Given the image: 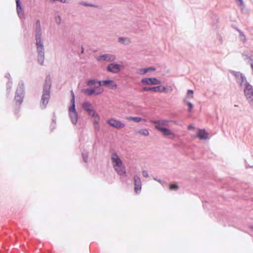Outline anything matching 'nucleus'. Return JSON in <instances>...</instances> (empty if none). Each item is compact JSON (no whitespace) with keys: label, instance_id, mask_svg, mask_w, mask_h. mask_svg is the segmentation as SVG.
Returning <instances> with one entry per match:
<instances>
[{"label":"nucleus","instance_id":"4","mask_svg":"<svg viewBox=\"0 0 253 253\" xmlns=\"http://www.w3.org/2000/svg\"><path fill=\"white\" fill-rule=\"evenodd\" d=\"M244 92L249 102L253 105V86L249 84H246Z\"/></svg>","mask_w":253,"mask_h":253},{"label":"nucleus","instance_id":"36","mask_svg":"<svg viewBox=\"0 0 253 253\" xmlns=\"http://www.w3.org/2000/svg\"><path fill=\"white\" fill-rule=\"evenodd\" d=\"M235 107H238V105H235Z\"/></svg>","mask_w":253,"mask_h":253},{"label":"nucleus","instance_id":"21","mask_svg":"<svg viewBox=\"0 0 253 253\" xmlns=\"http://www.w3.org/2000/svg\"><path fill=\"white\" fill-rule=\"evenodd\" d=\"M138 133L144 136H148L149 135V131L147 129H143L139 130L138 131Z\"/></svg>","mask_w":253,"mask_h":253},{"label":"nucleus","instance_id":"19","mask_svg":"<svg viewBox=\"0 0 253 253\" xmlns=\"http://www.w3.org/2000/svg\"><path fill=\"white\" fill-rule=\"evenodd\" d=\"M172 91V88L170 86H160V92H171Z\"/></svg>","mask_w":253,"mask_h":253},{"label":"nucleus","instance_id":"11","mask_svg":"<svg viewBox=\"0 0 253 253\" xmlns=\"http://www.w3.org/2000/svg\"><path fill=\"white\" fill-rule=\"evenodd\" d=\"M134 190L136 193H138L141 189V182L140 178L137 176L134 177Z\"/></svg>","mask_w":253,"mask_h":253},{"label":"nucleus","instance_id":"16","mask_svg":"<svg viewBox=\"0 0 253 253\" xmlns=\"http://www.w3.org/2000/svg\"><path fill=\"white\" fill-rule=\"evenodd\" d=\"M208 133L204 129H199L197 137L201 139H206L208 137Z\"/></svg>","mask_w":253,"mask_h":253},{"label":"nucleus","instance_id":"33","mask_svg":"<svg viewBox=\"0 0 253 253\" xmlns=\"http://www.w3.org/2000/svg\"><path fill=\"white\" fill-rule=\"evenodd\" d=\"M148 69H150V71H154L155 70V68H148Z\"/></svg>","mask_w":253,"mask_h":253},{"label":"nucleus","instance_id":"6","mask_svg":"<svg viewBox=\"0 0 253 253\" xmlns=\"http://www.w3.org/2000/svg\"><path fill=\"white\" fill-rule=\"evenodd\" d=\"M69 116L72 123L76 124L78 121V115L75 109V104H72L69 109Z\"/></svg>","mask_w":253,"mask_h":253},{"label":"nucleus","instance_id":"28","mask_svg":"<svg viewBox=\"0 0 253 253\" xmlns=\"http://www.w3.org/2000/svg\"><path fill=\"white\" fill-rule=\"evenodd\" d=\"M95 83V81L94 80H90L87 83V85H91Z\"/></svg>","mask_w":253,"mask_h":253},{"label":"nucleus","instance_id":"14","mask_svg":"<svg viewBox=\"0 0 253 253\" xmlns=\"http://www.w3.org/2000/svg\"><path fill=\"white\" fill-rule=\"evenodd\" d=\"M49 97L50 94L49 91H46L43 92L42 95V101L44 107H45L46 105L47 104Z\"/></svg>","mask_w":253,"mask_h":253},{"label":"nucleus","instance_id":"24","mask_svg":"<svg viewBox=\"0 0 253 253\" xmlns=\"http://www.w3.org/2000/svg\"><path fill=\"white\" fill-rule=\"evenodd\" d=\"M193 94L194 92L192 90H188L187 94V97H189L190 98H193Z\"/></svg>","mask_w":253,"mask_h":253},{"label":"nucleus","instance_id":"32","mask_svg":"<svg viewBox=\"0 0 253 253\" xmlns=\"http://www.w3.org/2000/svg\"><path fill=\"white\" fill-rule=\"evenodd\" d=\"M124 40H125V39H124L123 38H120L119 39V41L120 42H122L123 41H124Z\"/></svg>","mask_w":253,"mask_h":253},{"label":"nucleus","instance_id":"7","mask_svg":"<svg viewBox=\"0 0 253 253\" xmlns=\"http://www.w3.org/2000/svg\"><path fill=\"white\" fill-rule=\"evenodd\" d=\"M107 124H108L111 126L117 129L123 128L125 126V124L122 123L121 121L119 120H117L113 118L109 119L107 121Z\"/></svg>","mask_w":253,"mask_h":253},{"label":"nucleus","instance_id":"15","mask_svg":"<svg viewBox=\"0 0 253 253\" xmlns=\"http://www.w3.org/2000/svg\"><path fill=\"white\" fill-rule=\"evenodd\" d=\"M16 10L18 15L20 17H23L24 16V12L21 6L20 0H16Z\"/></svg>","mask_w":253,"mask_h":253},{"label":"nucleus","instance_id":"9","mask_svg":"<svg viewBox=\"0 0 253 253\" xmlns=\"http://www.w3.org/2000/svg\"><path fill=\"white\" fill-rule=\"evenodd\" d=\"M101 82V84L102 85L106 86L108 88L111 89H113L116 88L117 84L115 82L111 80H106L102 81Z\"/></svg>","mask_w":253,"mask_h":253},{"label":"nucleus","instance_id":"10","mask_svg":"<svg viewBox=\"0 0 253 253\" xmlns=\"http://www.w3.org/2000/svg\"><path fill=\"white\" fill-rule=\"evenodd\" d=\"M121 66L117 64H110L108 65L107 69L109 72L117 73L120 72Z\"/></svg>","mask_w":253,"mask_h":253},{"label":"nucleus","instance_id":"22","mask_svg":"<svg viewBox=\"0 0 253 253\" xmlns=\"http://www.w3.org/2000/svg\"><path fill=\"white\" fill-rule=\"evenodd\" d=\"M148 71H150V69L147 68H144V69H140L138 71V73L139 74H145L146 73H147Z\"/></svg>","mask_w":253,"mask_h":253},{"label":"nucleus","instance_id":"26","mask_svg":"<svg viewBox=\"0 0 253 253\" xmlns=\"http://www.w3.org/2000/svg\"><path fill=\"white\" fill-rule=\"evenodd\" d=\"M178 188V186L176 184H172L169 185V189L170 190L177 189Z\"/></svg>","mask_w":253,"mask_h":253},{"label":"nucleus","instance_id":"3","mask_svg":"<svg viewBox=\"0 0 253 253\" xmlns=\"http://www.w3.org/2000/svg\"><path fill=\"white\" fill-rule=\"evenodd\" d=\"M101 85V82H97V85L94 88L84 89L83 92L88 96L92 95H97L103 91V89L100 87Z\"/></svg>","mask_w":253,"mask_h":253},{"label":"nucleus","instance_id":"18","mask_svg":"<svg viewBox=\"0 0 253 253\" xmlns=\"http://www.w3.org/2000/svg\"><path fill=\"white\" fill-rule=\"evenodd\" d=\"M143 90L144 91L152 90L154 92H160V86L155 87H147L145 86L143 87Z\"/></svg>","mask_w":253,"mask_h":253},{"label":"nucleus","instance_id":"25","mask_svg":"<svg viewBox=\"0 0 253 253\" xmlns=\"http://www.w3.org/2000/svg\"><path fill=\"white\" fill-rule=\"evenodd\" d=\"M94 118V120L93 121L94 125H97L98 124L99 121V115L97 114V116H92Z\"/></svg>","mask_w":253,"mask_h":253},{"label":"nucleus","instance_id":"35","mask_svg":"<svg viewBox=\"0 0 253 253\" xmlns=\"http://www.w3.org/2000/svg\"><path fill=\"white\" fill-rule=\"evenodd\" d=\"M37 24H39L40 25L39 21H37Z\"/></svg>","mask_w":253,"mask_h":253},{"label":"nucleus","instance_id":"30","mask_svg":"<svg viewBox=\"0 0 253 253\" xmlns=\"http://www.w3.org/2000/svg\"><path fill=\"white\" fill-rule=\"evenodd\" d=\"M142 173H143V176L145 177H147L148 176L146 171H143L142 172Z\"/></svg>","mask_w":253,"mask_h":253},{"label":"nucleus","instance_id":"23","mask_svg":"<svg viewBox=\"0 0 253 253\" xmlns=\"http://www.w3.org/2000/svg\"><path fill=\"white\" fill-rule=\"evenodd\" d=\"M184 102L189 107V109H188V111L189 112H191L192 108H193V105L191 103V102H188L186 99H184Z\"/></svg>","mask_w":253,"mask_h":253},{"label":"nucleus","instance_id":"13","mask_svg":"<svg viewBox=\"0 0 253 253\" xmlns=\"http://www.w3.org/2000/svg\"><path fill=\"white\" fill-rule=\"evenodd\" d=\"M41 33L40 30H39V32H37L36 35V44L37 46V49H40L41 50L43 51V45L41 38Z\"/></svg>","mask_w":253,"mask_h":253},{"label":"nucleus","instance_id":"1","mask_svg":"<svg viewBox=\"0 0 253 253\" xmlns=\"http://www.w3.org/2000/svg\"><path fill=\"white\" fill-rule=\"evenodd\" d=\"M152 123L155 124V127L161 131L165 136H171L172 137H174V134L169 129L167 128L165 126H169V121L165 120L154 121L151 120Z\"/></svg>","mask_w":253,"mask_h":253},{"label":"nucleus","instance_id":"37","mask_svg":"<svg viewBox=\"0 0 253 253\" xmlns=\"http://www.w3.org/2000/svg\"><path fill=\"white\" fill-rule=\"evenodd\" d=\"M252 67L253 68V65H252Z\"/></svg>","mask_w":253,"mask_h":253},{"label":"nucleus","instance_id":"31","mask_svg":"<svg viewBox=\"0 0 253 253\" xmlns=\"http://www.w3.org/2000/svg\"><path fill=\"white\" fill-rule=\"evenodd\" d=\"M188 129H192L194 128V126L192 125H189L188 127Z\"/></svg>","mask_w":253,"mask_h":253},{"label":"nucleus","instance_id":"20","mask_svg":"<svg viewBox=\"0 0 253 253\" xmlns=\"http://www.w3.org/2000/svg\"><path fill=\"white\" fill-rule=\"evenodd\" d=\"M38 61L42 64L43 62V51L38 49Z\"/></svg>","mask_w":253,"mask_h":253},{"label":"nucleus","instance_id":"34","mask_svg":"<svg viewBox=\"0 0 253 253\" xmlns=\"http://www.w3.org/2000/svg\"><path fill=\"white\" fill-rule=\"evenodd\" d=\"M81 4L84 5H90L89 4H85V3H84L83 2H81Z\"/></svg>","mask_w":253,"mask_h":253},{"label":"nucleus","instance_id":"8","mask_svg":"<svg viewBox=\"0 0 253 253\" xmlns=\"http://www.w3.org/2000/svg\"><path fill=\"white\" fill-rule=\"evenodd\" d=\"M141 82L144 84H148V85H155V84H161V81L158 80L157 79H156L155 78H144L141 80Z\"/></svg>","mask_w":253,"mask_h":253},{"label":"nucleus","instance_id":"29","mask_svg":"<svg viewBox=\"0 0 253 253\" xmlns=\"http://www.w3.org/2000/svg\"><path fill=\"white\" fill-rule=\"evenodd\" d=\"M239 6H242L243 5V0H236Z\"/></svg>","mask_w":253,"mask_h":253},{"label":"nucleus","instance_id":"27","mask_svg":"<svg viewBox=\"0 0 253 253\" xmlns=\"http://www.w3.org/2000/svg\"><path fill=\"white\" fill-rule=\"evenodd\" d=\"M71 95H72V99H71V103L72 104H75V95L73 91L72 90L71 91Z\"/></svg>","mask_w":253,"mask_h":253},{"label":"nucleus","instance_id":"17","mask_svg":"<svg viewBox=\"0 0 253 253\" xmlns=\"http://www.w3.org/2000/svg\"><path fill=\"white\" fill-rule=\"evenodd\" d=\"M126 119L128 121H134V122H136V123H139V122H140L141 121H143L144 122H146V119H143V118H140V117H134L129 116V117H127L126 118Z\"/></svg>","mask_w":253,"mask_h":253},{"label":"nucleus","instance_id":"12","mask_svg":"<svg viewBox=\"0 0 253 253\" xmlns=\"http://www.w3.org/2000/svg\"><path fill=\"white\" fill-rule=\"evenodd\" d=\"M116 57L112 54H104L100 56L97 58L98 60H105L107 62L113 61L115 60Z\"/></svg>","mask_w":253,"mask_h":253},{"label":"nucleus","instance_id":"2","mask_svg":"<svg viewBox=\"0 0 253 253\" xmlns=\"http://www.w3.org/2000/svg\"><path fill=\"white\" fill-rule=\"evenodd\" d=\"M111 160L115 171L120 175H126V168L123 165V161L116 153L112 154Z\"/></svg>","mask_w":253,"mask_h":253},{"label":"nucleus","instance_id":"5","mask_svg":"<svg viewBox=\"0 0 253 253\" xmlns=\"http://www.w3.org/2000/svg\"><path fill=\"white\" fill-rule=\"evenodd\" d=\"M82 107L84 110L87 112L91 116H97V113L93 109V106L89 102H85L82 104Z\"/></svg>","mask_w":253,"mask_h":253}]
</instances>
